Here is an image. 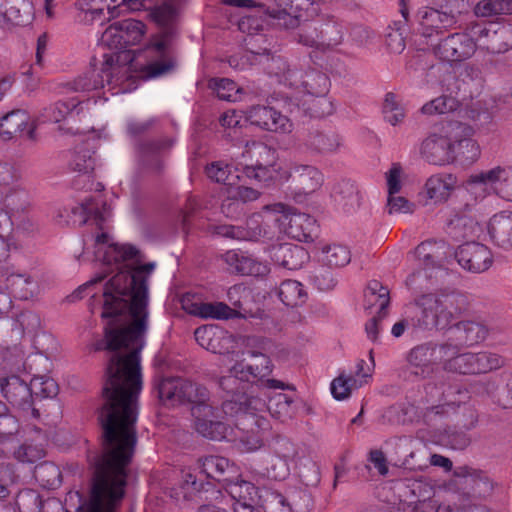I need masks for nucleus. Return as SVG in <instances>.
Listing matches in <instances>:
<instances>
[{"mask_svg": "<svg viewBox=\"0 0 512 512\" xmlns=\"http://www.w3.org/2000/svg\"><path fill=\"white\" fill-rule=\"evenodd\" d=\"M161 402L175 406L185 401L191 403L195 430L205 438L228 437V429L218 420V410L206 387L182 378H165L158 386Z\"/></svg>", "mask_w": 512, "mask_h": 512, "instance_id": "39448f33", "label": "nucleus"}, {"mask_svg": "<svg viewBox=\"0 0 512 512\" xmlns=\"http://www.w3.org/2000/svg\"><path fill=\"white\" fill-rule=\"evenodd\" d=\"M304 145L311 154L320 156L337 155L345 148L343 137L331 130L311 132Z\"/></svg>", "mask_w": 512, "mask_h": 512, "instance_id": "2f4dec72", "label": "nucleus"}, {"mask_svg": "<svg viewBox=\"0 0 512 512\" xmlns=\"http://www.w3.org/2000/svg\"><path fill=\"white\" fill-rule=\"evenodd\" d=\"M206 174L209 179L223 183L224 187H228L229 182L237 183L240 180V176L238 174L231 173L228 165L221 162H213L206 167Z\"/></svg>", "mask_w": 512, "mask_h": 512, "instance_id": "13d9d810", "label": "nucleus"}, {"mask_svg": "<svg viewBox=\"0 0 512 512\" xmlns=\"http://www.w3.org/2000/svg\"><path fill=\"white\" fill-rule=\"evenodd\" d=\"M82 103V101L77 100L75 98H72L68 101H58L45 109L43 114L44 120L53 123H58L64 120L68 115L72 114L74 111L79 113L77 108Z\"/></svg>", "mask_w": 512, "mask_h": 512, "instance_id": "09e8293b", "label": "nucleus"}, {"mask_svg": "<svg viewBox=\"0 0 512 512\" xmlns=\"http://www.w3.org/2000/svg\"><path fill=\"white\" fill-rule=\"evenodd\" d=\"M2 206L0 209V220H2V214H6L14 222L29 209V194L20 185L15 184L3 193Z\"/></svg>", "mask_w": 512, "mask_h": 512, "instance_id": "72a5a7b5", "label": "nucleus"}, {"mask_svg": "<svg viewBox=\"0 0 512 512\" xmlns=\"http://www.w3.org/2000/svg\"><path fill=\"white\" fill-rule=\"evenodd\" d=\"M16 247V238L13 233V221L6 214L0 220V262L8 257L11 248Z\"/></svg>", "mask_w": 512, "mask_h": 512, "instance_id": "864d4df0", "label": "nucleus"}, {"mask_svg": "<svg viewBox=\"0 0 512 512\" xmlns=\"http://www.w3.org/2000/svg\"><path fill=\"white\" fill-rule=\"evenodd\" d=\"M169 42L168 34L163 33L157 36L147 48L146 52L151 60L145 66L143 75L145 79L163 76L173 69L175 63L169 53Z\"/></svg>", "mask_w": 512, "mask_h": 512, "instance_id": "4be33fe9", "label": "nucleus"}, {"mask_svg": "<svg viewBox=\"0 0 512 512\" xmlns=\"http://www.w3.org/2000/svg\"><path fill=\"white\" fill-rule=\"evenodd\" d=\"M78 19L84 24H92L104 16L107 8L111 17L127 15L128 0H77Z\"/></svg>", "mask_w": 512, "mask_h": 512, "instance_id": "412c9836", "label": "nucleus"}, {"mask_svg": "<svg viewBox=\"0 0 512 512\" xmlns=\"http://www.w3.org/2000/svg\"><path fill=\"white\" fill-rule=\"evenodd\" d=\"M455 257L463 269L473 273L484 272L493 263L491 250L486 245L478 242H466L460 245Z\"/></svg>", "mask_w": 512, "mask_h": 512, "instance_id": "b1692460", "label": "nucleus"}, {"mask_svg": "<svg viewBox=\"0 0 512 512\" xmlns=\"http://www.w3.org/2000/svg\"><path fill=\"white\" fill-rule=\"evenodd\" d=\"M388 195L399 194L402 190L406 173L399 163H393L390 169L385 173Z\"/></svg>", "mask_w": 512, "mask_h": 512, "instance_id": "69168bd1", "label": "nucleus"}, {"mask_svg": "<svg viewBox=\"0 0 512 512\" xmlns=\"http://www.w3.org/2000/svg\"><path fill=\"white\" fill-rule=\"evenodd\" d=\"M440 248L441 244L436 241L422 242L415 249L413 256L419 261L418 265L423 266V269L426 271L436 266V258Z\"/></svg>", "mask_w": 512, "mask_h": 512, "instance_id": "603ef678", "label": "nucleus"}, {"mask_svg": "<svg viewBox=\"0 0 512 512\" xmlns=\"http://www.w3.org/2000/svg\"><path fill=\"white\" fill-rule=\"evenodd\" d=\"M384 118L391 125L401 123L405 117L404 108L393 93H387L383 103Z\"/></svg>", "mask_w": 512, "mask_h": 512, "instance_id": "052dcab7", "label": "nucleus"}, {"mask_svg": "<svg viewBox=\"0 0 512 512\" xmlns=\"http://www.w3.org/2000/svg\"><path fill=\"white\" fill-rule=\"evenodd\" d=\"M453 163L456 161L473 163L481 153L480 146L473 139L474 130L471 126L452 121Z\"/></svg>", "mask_w": 512, "mask_h": 512, "instance_id": "aec40b11", "label": "nucleus"}, {"mask_svg": "<svg viewBox=\"0 0 512 512\" xmlns=\"http://www.w3.org/2000/svg\"><path fill=\"white\" fill-rule=\"evenodd\" d=\"M19 432L18 420L9 414L0 415V446L3 453H10L15 448L17 434Z\"/></svg>", "mask_w": 512, "mask_h": 512, "instance_id": "c03bdc74", "label": "nucleus"}, {"mask_svg": "<svg viewBox=\"0 0 512 512\" xmlns=\"http://www.w3.org/2000/svg\"><path fill=\"white\" fill-rule=\"evenodd\" d=\"M110 70L107 72L102 71V66L100 68H96L95 65H92L89 70L83 73L81 76L76 78L73 83V89L76 91H92L105 87V83L108 86V92L111 95H118L119 93H113L114 87H111L108 80L110 78ZM112 86H116L119 88L120 85H117L115 82L112 83Z\"/></svg>", "mask_w": 512, "mask_h": 512, "instance_id": "e433bc0d", "label": "nucleus"}, {"mask_svg": "<svg viewBox=\"0 0 512 512\" xmlns=\"http://www.w3.org/2000/svg\"><path fill=\"white\" fill-rule=\"evenodd\" d=\"M16 505L20 512H40L42 501L37 491L25 489L18 493Z\"/></svg>", "mask_w": 512, "mask_h": 512, "instance_id": "e2e57ef3", "label": "nucleus"}, {"mask_svg": "<svg viewBox=\"0 0 512 512\" xmlns=\"http://www.w3.org/2000/svg\"><path fill=\"white\" fill-rule=\"evenodd\" d=\"M281 447L284 448L283 452H280L279 450H276V459L279 463V467H277V464H274L272 467V477L278 480L285 479L289 475L290 467H289V461L294 456V449L290 442L283 441L282 443H279Z\"/></svg>", "mask_w": 512, "mask_h": 512, "instance_id": "5fc2aeb1", "label": "nucleus"}, {"mask_svg": "<svg viewBox=\"0 0 512 512\" xmlns=\"http://www.w3.org/2000/svg\"><path fill=\"white\" fill-rule=\"evenodd\" d=\"M343 40V27L337 23H326L321 30V35L317 33L316 27L305 25L299 33V43L324 51L339 45Z\"/></svg>", "mask_w": 512, "mask_h": 512, "instance_id": "393cba45", "label": "nucleus"}, {"mask_svg": "<svg viewBox=\"0 0 512 512\" xmlns=\"http://www.w3.org/2000/svg\"><path fill=\"white\" fill-rule=\"evenodd\" d=\"M201 473L205 474L207 478H212L220 481L221 477L226 473H230L234 470V467L230 465L227 458L221 456H208L205 457L200 466Z\"/></svg>", "mask_w": 512, "mask_h": 512, "instance_id": "de8ad7c7", "label": "nucleus"}, {"mask_svg": "<svg viewBox=\"0 0 512 512\" xmlns=\"http://www.w3.org/2000/svg\"><path fill=\"white\" fill-rule=\"evenodd\" d=\"M235 171L259 183L286 182L291 172L277 163L276 150L262 142L247 143L235 160Z\"/></svg>", "mask_w": 512, "mask_h": 512, "instance_id": "1a4fd4ad", "label": "nucleus"}, {"mask_svg": "<svg viewBox=\"0 0 512 512\" xmlns=\"http://www.w3.org/2000/svg\"><path fill=\"white\" fill-rule=\"evenodd\" d=\"M245 117L252 125L276 134H290L294 128L287 116L270 106H252L246 111Z\"/></svg>", "mask_w": 512, "mask_h": 512, "instance_id": "6ab92c4d", "label": "nucleus"}, {"mask_svg": "<svg viewBox=\"0 0 512 512\" xmlns=\"http://www.w3.org/2000/svg\"><path fill=\"white\" fill-rule=\"evenodd\" d=\"M457 101L450 96H441L426 103L422 112L427 115L444 114L456 108Z\"/></svg>", "mask_w": 512, "mask_h": 512, "instance_id": "338daca9", "label": "nucleus"}, {"mask_svg": "<svg viewBox=\"0 0 512 512\" xmlns=\"http://www.w3.org/2000/svg\"><path fill=\"white\" fill-rule=\"evenodd\" d=\"M292 403L293 400L288 395L275 393L269 396L268 402L264 399L250 397L243 403V406L255 416H258V413L268 411L272 417L283 420L292 415Z\"/></svg>", "mask_w": 512, "mask_h": 512, "instance_id": "c85d7f7f", "label": "nucleus"}, {"mask_svg": "<svg viewBox=\"0 0 512 512\" xmlns=\"http://www.w3.org/2000/svg\"><path fill=\"white\" fill-rule=\"evenodd\" d=\"M35 129L34 121H31L25 110H13L4 115L0 121V137L5 141L11 140L17 135L35 140Z\"/></svg>", "mask_w": 512, "mask_h": 512, "instance_id": "7c9ffc66", "label": "nucleus"}, {"mask_svg": "<svg viewBox=\"0 0 512 512\" xmlns=\"http://www.w3.org/2000/svg\"><path fill=\"white\" fill-rule=\"evenodd\" d=\"M122 20L112 22L102 33L101 42L111 52L104 54L102 71L110 70L109 84L113 86V93H126L128 91V19L126 15Z\"/></svg>", "mask_w": 512, "mask_h": 512, "instance_id": "0eeeda50", "label": "nucleus"}, {"mask_svg": "<svg viewBox=\"0 0 512 512\" xmlns=\"http://www.w3.org/2000/svg\"><path fill=\"white\" fill-rule=\"evenodd\" d=\"M417 32L432 48L437 44L438 37L446 30L454 27L457 18L452 11L433 7H421L416 14Z\"/></svg>", "mask_w": 512, "mask_h": 512, "instance_id": "4468645a", "label": "nucleus"}, {"mask_svg": "<svg viewBox=\"0 0 512 512\" xmlns=\"http://www.w3.org/2000/svg\"><path fill=\"white\" fill-rule=\"evenodd\" d=\"M221 194L224 197L221 211L229 218L240 216L243 213L244 204L255 201L260 196L257 190L234 182H229L228 187H223Z\"/></svg>", "mask_w": 512, "mask_h": 512, "instance_id": "bb28decb", "label": "nucleus"}, {"mask_svg": "<svg viewBox=\"0 0 512 512\" xmlns=\"http://www.w3.org/2000/svg\"><path fill=\"white\" fill-rule=\"evenodd\" d=\"M350 260V251L343 245L334 244L323 249V261L329 266L342 267Z\"/></svg>", "mask_w": 512, "mask_h": 512, "instance_id": "bf43d9fd", "label": "nucleus"}, {"mask_svg": "<svg viewBox=\"0 0 512 512\" xmlns=\"http://www.w3.org/2000/svg\"><path fill=\"white\" fill-rule=\"evenodd\" d=\"M200 318L229 319L234 310L222 302H204L198 310H193Z\"/></svg>", "mask_w": 512, "mask_h": 512, "instance_id": "4d7b16f0", "label": "nucleus"}, {"mask_svg": "<svg viewBox=\"0 0 512 512\" xmlns=\"http://www.w3.org/2000/svg\"><path fill=\"white\" fill-rule=\"evenodd\" d=\"M35 479L45 488H56L61 484V472L51 462H42L35 467Z\"/></svg>", "mask_w": 512, "mask_h": 512, "instance_id": "8fccbe9b", "label": "nucleus"}, {"mask_svg": "<svg viewBox=\"0 0 512 512\" xmlns=\"http://www.w3.org/2000/svg\"><path fill=\"white\" fill-rule=\"evenodd\" d=\"M239 341L240 338L233 336L218 326L207 350L224 356V361L230 354L235 353V349L239 346Z\"/></svg>", "mask_w": 512, "mask_h": 512, "instance_id": "37998d69", "label": "nucleus"}, {"mask_svg": "<svg viewBox=\"0 0 512 512\" xmlns=\"http://www.w3.org/2000/svg\"><path fill=\"white\" fill-rule=\"evenodd\" d=\"M11 294L15 298L28 300L39 293L38 282L30 275L25 273H13L7 277Z\"/></svg>", "mask_w": 512, "mask_h": 512, "instance_id": "a19ab883", "label": "nucleus"}, {"mask_svg": "<svg viewBox=\"0 0 512 512\" xmlns=\"http://www.w3.org/2000/svg\"><path fill=\"white\" fill-rule=\"evenodd\" d=\"M372 378V368L365 360H357L349 370H342L330 384V391L337 401L348 399L353 392L368 384Z\"/></svg>", "mask_w": 512, "mask_h": 512, "instance_id": "dca6fc26", "label": "nucleus"}, {"mask_svg": "<svg viewBox=\"0 0 512 512\" xmlns=\"http://www.w3.org/2000/svg\"><path fill=\"white\" fill-rule=\"evenodd\" d=\"M416 316L415 325L444 329L455 320V314L435 295L421 296L412 307Z\"/></svg>", "mask_w": 512, "mask_h": 512, "instance_id": "2eb2a0df", "label": "nucleus"}, {"mask_svg": "<svg viewBox=\"0 0 512 512\" xmlns=\"http://www.w3.org/2000/svg\"><path fill=\"white\" fill-rule=\"evenodd\" d=\"M455 331L457 333H464L462 340L468 345H473L483 341L487 334L486 328L482 324L474 321H463L457 323Z\"/></svg>", "mask_w": 512, "mask_h": 512, "instance_id": "6e6d98bb", "label": "nucleus"}, {"mask_svg": "<svg viewBox=\"0 0 512 512\" xmlns=\"http://www.w3.org/2000/svg\"><path fill=\"white\" fill-rule=\"evenodd\" d=\"M450 233L457 238L479 237L483 233V227L471 215L454 213L448 221Z\"/></svg>", "mask_w": 512, "mask_h": 512, "instance_id": "58836bf2", "label": "nucleus"}, {"mask_svg": "<svg viewBox=\"0 0 512 512\" xmlns=\"http://www.w3.org/2000/svg\"><path fill=\"white\" fill-rule=\"evenodd\" d=\"M490 239L501 247L512 246V212L494 214L486 224Z\"/></svg>", "mask_w": 512, "mask_h": 512, "instance_id": "c9c22d12", "label": "nucleus"}, {"mask_svg": "<svg viewBox=\"0 0 512 512\" xmlns=\"http://www.w3.org/2000/svg\"><path fill=\"white\" fill-rule=\"evenodd\" d=\"M218 411V420L228 429V437L217 439L235 442L241 452L251 453L263 446L264 431L268 429V423L262 415L255 416L246 410L243 403L234 406L233 415L223 414Z\"/></svg>", "mask_w": 512, "mask_h": 512, "instance_id": "9d476101", "label": "nucleus"}, {"mask_svg": "<svg viewBox=\"0 0 512 512\" xmlns=\"http://www.w3.org/2000/svg\"><path fill=\"white\" fill-rule=\"evenodd\" d=\"M452 347H446L445 344H423L413 348L408 355V362L412 367L421 369L428 368L432 363L443 362V358L451 355Z\"/></svg>", "mask_w": 512, "mask_h": 512, "instance_id": "473e14b6", "label": "nucleus"}, {"mask_svg": "<svg viewBox=\"0 0 512 512\" xmlns=\"http://www.w3.org/2000/svg\"><path fill=\"white\" fill-rule=\"evenodd\" d=\"M223 260L230 269L241 275L264 277L270 272L267 262L254 258L242 250L227 251L223 254Z\"/></svg>", "mask_w": 512, "mask_h": 512, "instance_id": "c756f323", "label": "nucleus"}, {"mask_svg": "<svg viewBox=\"0 0 512 512\" xmlns=\"http://www.w3.org/2000/svg\"><path fill=\"white\" fill-rule=\"evenodd\" d=\"M457 187V177L447 172L430 175L419 193L425 205H442L446 203Z\"/></svg>", "mask_w": 512, "mask_h": 512, "instance_id": "a211bd4d", "label": "nucleus"}, {"mask_svg": "<svg viewBox=\"0 0 512 512\" xmlns=\"http://www.w3.org/2000/svg\"><path fill=\"white\" fill-rule=\"evenodd\" d=\"M247 45L250 49L242 56L233 55L229 65L238 70L247 69L253 65H265L268 74L278 78L280 83L288 86L292 91L286 95L290 102L301 107L305 113L313 117L330 115L333 103L326 98L330 82L326 74L311 69L306 72L291 70L286 61L280 56H269L267 48H254L253 39Z\"/></svg>", "mask_w": 512, "mask_h": 512, "instance_id": "f03ea898", "label": "nucleus"}, {"mask_svg": "<svg viewBox=\"0 0 512 512\" xmlns=\"http://www.w3.org/2000/svg\"><path fill=\"white\" fill-rule=\"evenodd\" d=\"M474 12L479 17L511 14L512 0H481L475 6Z\"/></svg>", "mask_w": 512, "mask_h": 512, "instance_id": "3c124183", "label": "nucleus"}, {"mask_svg": "<svg viewBox=\"0 0 512 512\" xmlns=\"http://www.w3.org/2000/svg\"><path fill=\"white\" fill-rule=\"evenodd\" d=\"M223 481L226 482L227 493L235 501L234 512H261L262 496L252 483L244 480L232 482L228 478H223Z\"/></svg>", "mask_w": 512, "mask_h": 512, "instance_id": "a878e982", "label": "nucleus"}, {"mask_svg": "<svg viewBox=\"0 0 512 512\" xmlns=\"http://www.w3.org/2000/svg\"><path fill=\"white\" fill-rule=\"evenodd\" d=\"M155 268V262L145 261L142 253L130 245V454L136 441L133 402L143 385L140 351L146 344L149 283Z\"/></svg>", "mask_w": 512, "mask_h": 512, "instance_id": "7ed1b4c3", "label": "nucleus"}, {"mask_svg": "<svg viewBox=\"0 0 512 512\" xmlns=\"http://www.w3.org/2000/svg\"><path fill=\"white\" fill-rule=\"evenodd\" d=\"M69 164L72 170L79 173L88 174L92 172L97 165V157L92 146L87 143L77 147Z\"/></svg>", "mask_w": 512, "mask_h": 512, "instance_id": "79ce46f5", "label": "nucleus"}, {"mask_svg": "<svg viewBox=\"0 0 512 512\" xmlns=\"http://www.w3.org/2000/svg\"><path fill=\"white\" fill-rule=\"evenodd\" d=\"M431 49L440 60L454 63L472 57L477 43L470 33L457 32L439 40Z\"/></svg>", "mask_w": 512, "mask_h": 512, "instance_id": "f3484780", "label": "nucleus"}, {"mask_svg": "<svg viewBox=\"0 0 512 512\" xmlns=\"http://www.w3.org/2000/svg\"><path fill=\"white\" fill-rule=\"evenodd\" d=\"M292 171L299 177L306 193H313L321 188L324 183V174L320 169L312 165H295Z\"/></svg>", "mask_w": 512, "mask_h": 512, "instance_id": "a18cd8bd", "label": "nucleus"}, {"mask_svg": "<svg viewBox=\"0 0 512 512\" xmlns=\"http://www.w3.org/2000/svg\"><path fill=\"white\" fill-rule=\"evenodd\" d=\"M27 386L31 393V416L38 418L39 411L34 407L35 400L55 396L58 391L57 384L50 377L34 376L29 382L27 381Z\"/></svg>", "mask_w": 512, "mask_h": 512, "instance_id": "ea45409f", "label": "nucleus"}, {"mask_svg": "<svg viewBox=\"0 0 512 512\" xmlns=\"http://www.w3.org/2000/svg\"><path fill=\"white\" fill-rule=\"evenodd\" d=\"M446 347H452L453 352L447 358H443L445 369L460 374L487 373L503 366L504 360L491 352L460 353L458 345L445 343Z\"/></svg>", "mask_w": 512, "mask_h": 512, "instance_id": "f8f14e48", "label": "nucleus"}, {"mask_svg": "<svg viewBox=\"0 0 512 512\" xmlns=\"http://www.w3.org/2000/svg\"><path fill=\"white\" fill-rule=\"evenodd\" d=\"M223 363L227 366V374L221 376L219 385L230 398L223 402L221 414L233 415L234 406H239L240 403H244L250 398L241 391L244 383L256 381L261 388L293 389L292 385L267 378L273 370V364L270 358L261 351L239 352L237 348L235 353L230 354Z\"/></svg>", "mask_w": 512, "mask_h": 512, "instance_id": "20e7f679", "label": "nucleus"}, {"mask_svg": "<svg viewBox=\"0 0 512 512\" xmlns=\"http://www.w3.org/2000/svg\"><path fill=\"white\" fill-rule=\"evenodd\" d=\"M279 297L286 306H299L306 302L307 292L296 280H285L279 287Z\"/></svg>", "mask_w": 512, "mask_h": 512, "instance_id": "49530a36", "label": "nucleus"}, {"mask_svg": "<svg viewBox=\"0 0 512 512\" xmlns=\"http://www.w3.org/2000/svg\"><path fill=\"white\" fill-rule=\"evenodd\" d=\"M211 87L214 89L219 99L227 101H237L240 99V89L236 83L230 79H214L211 82Z\"/></svg>", "mask_w": 512, "mask_h": 512, "instance_id": "0e129e2a", "label": "nucleus"}, {"mask_svg": "<svg viewBox=\"0 0 512 512\" xmlns=\"http://www.w3.org/2000/svg\"><path fill=\"white\" fill-rule=\"evenodd\" d=\"M466 189L475 199L493 194L512 202V165H497L472 174L466 182Z\"/></svg>", "mask_w": 512, "mask_h": 512, "instance_id": "9b49d317", "label": "nucleus"}, {"mask_svg": "<svg viewBox=\"0 0 512 512\" xmlns=\"http://www.w3.org/2000/svg\"><path fill=\"white\" fill-rule=\"evenodd\" d=\"M65 212L64 222L67 224L92 222L97 226L95 261L108 267L110 273L116 271L103 290L101 318L105 321L104 339L93 344V350L116 352L107 368L106 400L99 414H128V248L115 242L107 231L110 208L99 196L85 199Z\"/></svg>", "mask_w": 512, "mask_h": 512, "instance_id": "f257e3e1", "label": "nucleus"}, {"mask_svg": "<svg viewBox=\"0 0 512 512\" xmlns=\"http://www.w3.org/2000/svg\"><path fill=\"white\" fill-rule=\"evenodd\" d=\"M258 217H262V227L273 232L274 239L276 234H286L300 242H309L317 231L316 220L306 214L298 213L292 207L282 203L266 205L258 212Z\"/></svg>", "mask_w": 512, "mask_h": 512, "instance_id": "6e6552de", "label": "nucleus"}, {"mask_svg": "<svg viewBox=\"0 0 512 512\" xmlns=\"http://www.w3.org/2000/svg\"><path fill=\"white\" fill-rule=\"evenodd\" d=\"M14 456L21 462L34 463L45 456L42 445L23 444L17 450H12Z\"/></svg>", "mask_w": 512, "mask_h": 512, "instance_id": "774afa93", "label": "nucleus"}, {"mask_svg": "<svg viewBox=\"0 0 512 512\" xmlns=\"http://www.w3.org/2000/svg\"><path fill=\"white\" fill-rule=\"evenodd\" d=\"M229 6L252 8L248 14L237 21L238 29L249 35L263 30L265 26L293 28L299 25L301 11L308 9L310 0H278L267 8L254 6L252 0H223Z\"/></svg>", "mask_w": 512, "mask_h": 512, "instance_id": "423d86ee", "label": "nucleus"}, {"mask_svg": "<svg viewBox=\"0 0 512 512\" xmlns=\"http://www.w3.org/2000/svg\"><path fill=\"white\" fill-rule=\"evenodd\" d=\"M364 298L366 309H369L372 313H377L378 318L385 316V310L390 301L389 290L387 287L383 286L377 280H372L369 282L364 292Z\"/></svg>", "mask_w": 512, "mask_h": 512, "instance_id": "4c0bfd02", "label": "nucleus"}, {"mask_svg": "<svg viewBox=\"0 0 512 512\" xmlns=\"http://www.w3.org/2000/svg\"><path fill=\"white\" fill-rule=\"evenodd\" d=\"M334 197L336 201L342 202L345 201L343 204L344 210L350 211V208L347 206H353L355 203L358 202V193L356 186L354 183L348 180L341 181L335 188H334Z\"/></svg>", "mask_w": 512, "mask_h": 512, "instance_id": "680f3d73", "label": "nucleus"}, {"mask_svg": "<svg viewBox=\"0 0 512 512\" xmlns=\"http://www.w3.org/2000/svg\"><path fill=\"white\" fill-rule=\"evenodd\" d=\"M271 259L279 266L289 270H297L309 260V254L301 246L284 243L273 247Z\"/></svg>", "mask_w": 512, "mask_h": 512, "instance_id": "f704fd0d", "label": "nucleus"}, {"mask_svg": "<svg viewBox=\"0 0 512 512\" xmlns=\"http://www.w3.org/2000/svg\"><path fill=\"white\" fill-rule=\"evenodd\" d=\"M213 233L238 241H268L273 232L262 227V217L253 214L245 226L222 224L213 227Z\"/></svg>", "mask_w": 512, "mask_h": 512, "instance_id": "5701e85b", "label": "nucleus"}, {"mask_svg": "<svg viewBox=\"0 0 512 512\" xmlns=\"http://www.w3.org/2000/svg\"><path fill=\"white\" fill-rule=\"evenodd\" d=\"M0 392L13 408L31 415V393L26 380L18 375L1 377Z\"/></svg>", "mask_w": 512, "mask_h": 512, "instance_id": "cd10ccee", "label": "nucleus"}, {"mask_svg": "<svg viewBox=\"0 0 512 512\" xmlns=\"http://www.w3.org/2000/svg\"><path fill=\"white\" fill-rule=\"evenodd\" d=\"M452 121L443 124L430 133L419 145V154L427 163L434 166L453 164Z\"/></svg>", "mask_w": 512, "mask_h": 512, "instance_id": "ddd939ff", "label": "nucleus"}]
</instances>
